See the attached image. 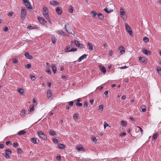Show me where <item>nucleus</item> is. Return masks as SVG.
I'll use <instances>...</instances> for the list:
<instances>
[{
  "label": "nucleus",
  "mask_w": 161,
  "mask_h": 161,
  "mask_svg": "<svg viewBox=\"0 0 161 161\" xmlns=\"http://www.w3.org/2000/svg\"><path fill=\"white\" fill-rule=\"evenodd\" d=\"M20 14V18L21 20L24 21L25 19V17L27 14V9H26L25 8H21Z\"/></svg>",
  "instance_id": "obj_1"
},
{
  "label": "nucleus",
  "mask_w": 161,
  "mask_h": 161,
  "mask_svg": "<svg viewBox=\"0 0 161 161\" xmlns=\"http://www.w3.org/2000/svg\"><path fill=\"white\" fill-rule=\"evenodd\" d=\"M12 152V151L11 149H6L5 150V152L3 153V155L6 158H10L9 154H11Z\"/></svg>",
  "instance_id": "obj_2"
},
{
  "label": "nucleus",
  "mask_w": 161,
  "mask_h": 161,
  "mask_svg": "<svg viewBox=\"0 0 161 161\" xmlns=\"http://www.w3.org/2000/svg\"><path fill=\"white\" fill-rule=\"evenodd\" d=\"M24 5L28 9H31L32 8V7L31 5L29 0H22Z\"/></svg>",
  "instance_id": "obj_3"
},
{
  "label": "nucleus",
  "mask_w": 161,
  "mask_h": 161,
  "mask_svg": "<svg viewBox=\"0 0 161 161\" xmlns=\"http://www.w3.org/2000/svg\"><path fill=\"white\" fill-rule=\"evenodd\" d=\"M125 26L126 27V30L129 34L130 36H133L132 30L129 25L127 24H126L125 25Z\"/></svg>",
  "instance_id": "obj_4"
},
{
  "label": "nucleus",
  "mask_w": 161,
  "mask_h": 161,
  "mask_svg": "<svg viewBox=\"0 0 161 161\" xmlns=\"http://www.w3.org/2000/svg\"><path fill=\"white\" fill-rule=\"evenodd\" d=\"M37 134L43 140H46L47 137L42 131L37 132Z\"/></svg>",
  "instance_id": "obj_5"
},
{
  "label": "nucleus",
  "mask_w": 161,
  "mask_h": 161,
  "mask_svg": "<svg viewBox=\"0 0 161 161\" xmlns=\"http://www.w3.org/2000/svg\"><path fill=\"white\" fill-rule=\"evenodd\" d=\"M39 22L42 25H46L47 23V21L45 19L42 17H39L37 18Z\"/></svg>",
  "instance_id": "obj_6"
},
{
  "label": "nucleus",
  "mask_w": 161,
  "mask_h": 161,
  "mask_svg": "<svg viewBox=\"0 0 161 161\" xmlns=\"http://www.w3.org/2000/svg\"><path fill=\"white\" fill-rule=\"evenodd\" d=\"M74 42L77 47L83 48V45L81 43H80L78 40L75 39L74 40Z\"/></svg>",
  "instance_id": "obj_7"
},
{
  "label": "nucleus",
  "mask_w": 161,
  "mask_h": 161,
  "mask_svg": "<svg viewBox=\"0 0 161 161\" xmlns=\"http://www.w3.org/2000/svg\"><path fill=\"white\" fill-rule=\"evenodd\" d=\"M87 55L84 54L80 56L78 59L77 61L78 62H80L82 60L87 58Z\"/></svg>",
  "instance_id": "obj_8"
},
{
  "label": "nucleus",
  "mask_w": 161,
  "mask_h": 161,
  "mask_svg": "<svg viewBox=\"0 0 161 161\" xmlns=\"http://www.w3.org/2000/svg\"><path fill=\"white\" fill-rule=\"evenodd\" d=\"M139 60L142 63H145V64L147 63V60H146V58L144 57H142L141 56L139 57Z\"/></svg>",
  "instance_id": "obj_9"
},
{
  "label": "nucleus",
  "mask_w": 161,
  "mask_h": 161,
  "mask_svg": "<svg viewBox=\"0 0 161 161\" xmlns=\"http://www.w3.org/2000/svg\"><path fill=\"white\" fill-rule=\"evenodd\" d=\"M142 50L143 53L145 54L149 55L151 54V52L149 50H147L145 48H142Z\"/></svg>",
  "instance_id": "obj_10"
},
{
  "label": "nucleus",
  "mask_w": 161,
  "mask_h": 161,
  "mask_svg": "<svg viewBox=\"0 0 161 161\" xmlns=\"http://www.w3.org/2000/svg\"><path fill=\"white\" fill-rule=\"evenodd\" d=\"M56 11L57 13L59 15H61L63 13L61 8L58 7H57L56 8Z\"/></svg>",
  "instance_id": "obj_11"
},
{
  "label": "nucleus",
  "mask_w": 161,
  "mask_h": 161,
  "mask_svg": "<svg viewBox=\"0 0 161 161\" xmlns=\"http://www.w3.org/2000/svg\"><path fill=\"white\" fill-rule=\"evenodd\" d=\"M120 14L122 18L123 19V16L125 14V12L124 11V9L122 8H120Z\"/></svg>",
  "instance_id": "obj_12"
},
{
  "label": "nucleus",
  "mask_w": 161,
  "mask_h": 161,
  "mask_svg": "<svg viewBox=\"0 0 161 161\" xmlns=\"http://www.w3.org/2000/svg\"><path fill=\"white\" fill-rule=\"evenodd\" d=\"M25 57L28 59H32L33 58V57H32V56L30 55L29 53L28 52H25Z\"/></svg>",
  "instance_id": "obj_13"
},
{
  "label": "nucleus",
  "mask_w": 161,
  "mask_h": 161,
  "mask_svg": "<svg viewBox=\"0 0 161 161\" xmlns=\"http://www.w3.org/2000/svg\"><path fill=\"white\" fill-rule=\"evenodd\" d=\"M50 4L53 6H56L59 4V3L56 1H50Z\"/></svg>",
  "instance_id": "obj_14"
},
{
  "label": "nucleus",
  "mask_w": 161,
  "mask_h": 161,
  "mask_svg": "<svg viewBox=\"0 0 161 161\" xmlns=\"http://www.w3.org/2000/svg\"><path fill=\"white\" fill-rule=\"evenodd\" d=\"M58 34H59L63 36H66L65 32L63 30H58L56 31Z\"/></svg>",
  "instance_id": "obj_15"
},
{
  "label": "nucleus",
  "mask_w": 161,
  "mask_h": 161,
  "mask_svg": "<svg viewBox=\"0 0 161 161\" xmlns=\"http://www.w3.org/2000/svg\"><path fill=\"white\" fill-rule=\"evenodd\" d=\"M51 68L53 71L54 74H55L57 70V67L55 64H52L51 65Z\"/></svg>",
  "instance_id": "obj_16"
},
{
  "label": "nucleus",
  "mask_w": 161,
  "mask_h": 161,
  "mask_svg": "<svg viewBox=\"0 0 161 161\" xmlns=\"http://www.w3.org/2000/svg\"><path fill=\"white\" fill-rule=\"evenodd\" d=\"M47 96L48 98L49 99L52 96V92L50 90H48L47 92Z\"/></svg>",
  "instance_id": "obj_17"
},
{
  "label": "nucleus",
  "mask_w": 161,
  "mask_h": 161,
  "mask_svg": "<svg viewBox=\"0 0 161 161\" xmlns=\"http://www.w3.org/2000/svg\"><path fill=\"white\" fill-rule=\"evenodd\" d=\"M34 106L35 104H32V105H30L29 107L30 108V112H33L34 110Z\"/></svg>",
  "instance_id": "obj_18"
},
{
  "label": "nucleus",
  "mask_w": 161,
  "mask_h": 161,
  "mask_svg": "<svg viewBox=\"0 0 161 161\" xmlns=\"http://www.w3.org/2000/svg\"><path fill=\"white\" fill-rule=\"evenodd\" d=\"M87 46L88 47L89 49L90 50H93V47L92 44L90 42H88L87 43Z\"/></svg>",
  "instance_id": "obj_19"
},
{
  "label": "nucleus",
  "mask_w": 161,
  "mask_h": 161,
  "mask_svg": "<svg viewBox=\"0 0 161 161\" xmlns=\"http://www.w3.org/2000/svg\"><path fill=\"white\" fill-rule=\"evenodd\" d=\"M119 50L120 52L122 54L123 53L125 52V49L124 47L123 46H121L119 47Z\"/></svg>",
  "instance_id": "obj_20"
},
{
  "label": "nucleus",
  "mask_w": 161,
  "mask_h": 161,
  "mask_svg": "<svg viewBox=\"0 0 161 161\" xmlns=\"http://www.w3.org/2000/svg\"><path fill=\"white\" fill-rule=\"evenodd\" d=\"M58 147L60 149H64L65 148V146L63 144H59L58 145Z\"/></svg>",
  "instance_id": "obj_21"
},
{
  "label": "nucleus",
  "mask_w": 161,
  "mask_h": 161,
  "mask_svg": "<svg viewBox=\"0 0 161 161\" xmlns=\"http://www.w3.org/2000/svg\"><path fill=\"white\" fill-rule=\"evenodd\" d=\"M51 39H52V42H53V44H55L57 39L55 38V36L53 35L52 36Z\"/></svg>",
  "instance_id": "obj_22"
},
{
  "label": "nucleus",
  "mask_w": 161,
  "mask_h": 161,
  "mask_svg": "<svg viewBox=\"0 0 161 161\" xmlns=\"http://www.w3.org/2000/svg\"><path fill=\"white\" fill-rule=\"evenodd\" d=\"M104 11L105 12L107 13L108 14L110 12H111L113 11V10L111 9H108V8H106L104 9Z\"/></svg>",
  "instance_id": "obj_23"
},
{
  "label": "nucleus",
  "mask_w": 161,
  "mask_h": 161,
  "mask_svg": "<svg viewBox=\"0 0 161 161\" xmlns=\"http://www.w3.org/2000/svg\"><path fill=\"white\" fill-rule=\"evenodd\" d=\"M18 91L21 95H23L24 94V91L22 88H19L18 90Z\"/></svg>",
  "instance_id": "obj_24"
},
{
  "label": "nucleus",
  "mask_w": 161,
  "mask_h": 161,
  "mask_svg": "<svg viewBox=\"0 0 161 161\" xmlns=\"http://www.w3.org/2000/svg\"><path fill=\"white\" fill-rule=\"evenodd\" d=\"M26 133V131H24L23 130L19 131L17 134L19 136L25 134Z\"/></svg>",
  "instance_id": "obj_25"
},
{
  "label": "nucleus",
  "mask_w": 161,
  "mask_h": 161,
  "mask_svg": "<svg viewBox=\"0 0 161 161\" xmlns=\"http://www.w3.org/2000/svg\"><path fill=\"white\" fill-rule=\"evenodd\" d=\"M27 28L28 29H31V30H32V29H38V28L36 27L32 26L31 25H28Z\"/></svg>",
  "instance_id": "obj_26"
},
{
  "label": "nucleus",
  "mask_w": 161,
  "mask_h": 161,
  "mask_svg": "<svg viewBox=\"0 0 161 161\" xmlns=\"http://www.w3.org/2000/svg\"><path fill=\"white\" fill-rule=\"evenodd\" d=\"M100 69L101 71L103 73H105L106 72V68L102 66Z\"/></svg>",
  "instance_id": "obj_27"
},
{
  "label": "nucleus",
  "mask_w": 161,
  "mask_h": 161,
  "mask_svg": "<svg viewBox=\"0 0 161 161\" xmlns=\"http://www.w3.org/2000/svg\"><path fill=\"white\" fill-rule=\"evenodd\" d=\"M44 16L47 20H49L50 19L48 13H46L45 14H44Z\"/></svg>",
  "instance_id": "obj_28"
},
{
  "label": "nucleus",
  "mask_w": 161,
  "mask_h": 161,
  "mask_svg": "<svg viewBox=\"0 0 161 161\" xmlns=\"http://www.w3.org/2000/svg\"><path fill=\"white\" fill-rule=\"evenodd\" d=\"M48 13V8L47 7H44L43 8V14L44 15V14L46 13Z\"/></svg>",
  "instance_id": "obj_29"
},
{
  "label": "nucleus",
  "mask_w": 161,
  "mask_h": 161,
  "mask_svg": "<svg viewBox=\"0 0 161 161\" xmlns=\"http://www.w3.org/2000/svg\"><path fill=\"white\" fill-rule=\"evenodd\" d=\"M98 17L99 19L102 20L104 18V16L101 13H99L98 14Z\"/></svg>",
  "instance_id": "obj_30"
},
{
  "label": "nucleus",
  "mask_w": 161,
  "mask_h": 161,
  "mask_svg": "<svg viewBox=\"0 0 161 161\" xmlns=\"http://www.w3.org/2000/svg\"><path fill=\"white\" fill-rule=\"evenodd\" d=\"M37 139L36 138L32 137L31 138V142L34 144H37Z\"/></svg>",
  "instance_id": "obj_31"
},
{
  "label": "nucleus",
  "mask_w": 161,
  "mask_h": 161,
  "mask_svg": "<svg viewBox=\"0 0 161 161\" xmlns=\"http://www.w3.org/2000/svg\"><path fill=\"white\" fill-rule=\"evenodd\" d=\"M141 108L142 110V111L143 112H145L146 111V106L144 105H142L141 107Z\"/></svg>",
  "instance_id": "obj_32"
},
{
  "label": "nucleus",
  "mask_w": 161,
  "mask_h": 161,
  "mask_svg": "<svg viewBox=\"0 0 161 161\" xmlns=\"http://www.w3.org/2000/svg\"><path fill=\"white\" fill-rule=\"evenodd\" d=\"M157 70L158 74L160 75H161V68L159 66L157 67Z\"/></svg>",
  "instance_id": "obj_33"
},
{
  "label": "nucleus",
  "mask_w": 161,
  "mask_h": 161,
  "mask_svg": "<svg viewBox=\"0 0 161 161\" xmlns=\"http://www.w3.org/2000/svg\"><path fill=\"white\" fill-rule=\"evenodd\" d=\"M149 38L145 36L143 37V41L144 42L147 43L149 42Z\"/></svg>",
  "instance_id": "obj_34"
},
{
  "label": "nucleus",
  "mask_w": 161,
  "mask_h": 161,
  "mask_svg": "<svg viewBox=\"0 0 161 161\" xmlns=\"http://www.w3.org/2000/svg\"><path fill=\"white\" fill-rule=\"evenodd\" d=\"M79 114L78 113H75L73 116V119L75 120L76 119H78Z\"/></svg>",
  "instance_id": "obj_35"
},
{
  "label": "nucleus",
  "mask_w": 161,
  "mask_h": 161,
  "mask_svg": "<svg viewBox=\"0 0 161 161\" xmlns=\"http://www.w3.org/2000/svg\"><path fill=\"white\" fill-rule=\"evenodd\" d=\"M91 13L93 15V16H92L93 18L95 17V16H96V15L97 14V12L94 10L92 11L91 12Z\"/></svg>",
  "instance_id": "obj_36"
},
{
  "label": "nucleus",
  "mask_w": 161,
  "mask_h": 161,
  "mask_svg": "<svg viewBox=\"0 0 161 161\" xmlns=\"http://www.w3.org/2000/svg\"><path fill=\"white\" fill-rule=\"evenodd\" d=\"M158 134L157 133H155V134H153V140H155L157 137Z\"/></svg>",
  "instance_id": "obj_37"
},
{
  "label": "nucleus",
  "mask_w": 161,
  "mask_h": 161,
  "mask_svg": "<svg viewBox=\"0 0 161 161\" xmlns=\"http://www.w3.org/2000/svg\"><path fill=\"white\" fill-rule=\"evenodd\" d=\"M121 125L123 127H125L127 125V123L125 121L122 120L121 121Z\"/></svg>",
  "instance_id": "obj_38"
},
{
  "label": "nucleus",
  "mask_w": 161,
  "mask_h": 161,
  "mask_svg": "<svg viewBox=\"0 0 161 161\" xmlns=\"http://www.w3.org/2000/svg\"><path fill=\"white\" fill-rule=\"evenodd\" d=\"M69 11L70 13H72L73 11V7L70 5L69 8Z\"/></svg>",
  "instance_id": "obj_39"
},
{
  "label": "nucleus",
  "mask_w": 161,
  "mask_h": 161,
  "mask_svg": "<svg viewBox=\"0 0 161 161\" xmlns=\"http://www.w3.org/2000/svg\"><path fill=\"white\" fill-rule=\"evenodd\" d=\"M70 47H71L69 45L67 46L64 50L65 52H69V51H69V49L70 48Z\"/></svg>",
  "instance_id": "obj_40"
},
{
  "label": "nucleus",
  "mask_w": 161,
  "mask_h": 161,
  "mask_svg": "<svg viewBox=\"0 0 161 161\" xmlns=\"http://www.w3.org/2000/svg\"><path fill=\"white\" fill-rule=\"evenodd\" d=\"M77 48H72L70 49L68 51H69V52H75L77 51Z\"/></svg>",
  "instance_id": "obj_41"
},
{
  "label": "nucleus",
  "mask_w": 161,
  "mask_h": 161,
  "mask_svg": "<svg viewBox=\"0 0 161 161\" xmlns=\"http://www.w3.org/2000/svg\"><path fill=\"white\" fill-rule=\"evenodd\" d=\"M103 109V105H101L99 106L98 110L102 111Z\"/></svg>",
  "instance_id": "obj_42"
},
{
  "label": "nucleus",
  "mask_w": 161,
  "mask_h": 161,
  "mask_svg": "<svg viewBox=\"0 0 161 161\" xmlns=\"http://www.w3.org/2000/svg\"><path fill=\"white\" fill-rule=\"evenodd\" d=\"M49 134L52 136H54L56 135V133L53 130H51L49 132Z\"/></svg>",
  "instance_id": "obj_43"
},
{
  "label": "nucleus",
  "mask_w": 161,
  "mask_h": 161,
  "mask_svg": "<svg viewBox=\"0 0 161 161\" xmlns=\"http://www.w3.org/2000/svg\"><path fill=\"white\" fill-rule=\"evenodd\" d=\"M30 76L31 80H34L36 79V78L35 76L32 75H31Z\"/></svg>",
  "instance_id": "obj_44"
},
{
  "label": "nucleus",
  "mask_w": 161,
  "mask_h": 161,
  "mask_svg": "<svg viewBox=\"0 0 161 161\" xmlns=\"http://www.w3.org/2000/svg\"><path fill=\"white\" fill-rule=\"evenodd\" d=\"M25 109H23L21 111L20 115H23L25 114Z\"/></svg>",
  "instance_id": "obj_45"
},
{
  "label": "nucleus",
  "mask_w": 161,
  "mask_h": 161,
  "mask_svg": "<svg viewBox=\"0 0 161 161\" xmlns=\"http://www.w3.org/2000/svg\"><path fill=\"white\" fill-rule=\"evenodd\" d=\"M25 68L29 69L31 68V65L30 64H27L25 65Z\"/></svg>",
  "instance_id": "obj_46"
},
{
  "label": "nucleus",
  "mask_w": 161,
  "mask_h": 161,
  "mask_svg": "<svg viewBox=\"0 0 161 161\" xmlns=\"http://www.w3.org/2000/svg\"><path fill=\"white\" fill-rule=\"evenodd\" d=\"M53 141L54 143L55 144H57L58 142V140L57 139L54 138L53 139Z\"/></svg>",
  "instance_id": "obj_47"
},
{
  "label": "nucleus",
  "mask_w": 161,
  "mask_h": 161,
  "mask_svg": "<svg viewBox=\"0 0 161 161\" xmlns=\"http://www.w3.org/2000/svg\"><path fill=\"white\" fill-rule=\"evenodd\" d=\"M22 151L21 149L20 148L17 149V153L19 154H21L22 153Z\"/></svg>",
  "instance_id": "obj_48"
},
{
  "label": "nucleus",
  "mask_w": 161,
  "mask_h": 161,
  "mask_svg": "<svg viewBox=\"0 0 161 161\" xmlns=\"http://www.w3.org/2000/svg\"><path fill=\"white\" fill-rule=\"evenodd\" d=\"M82 103L80 102H77L76 105L78 107H81L82 106Z\"/></svg>",
  "instance_id": "obj_49"
},
{
  "label": "nucleus",
  "mask_w": 161,
  "mask_h": 161,
  "mask_svg": "<svg viewBox=\"0 0 161 161\" xmlns=\"http://www.w3.org/2000/svg\"><path fill=\"white\" fill-rule=\"evenodd\" d=\"M74 101H71L70 102H69V106H73L74 104Z\"/></svg>",
  "instance_id": "obj_50"
},
{
  "label": "nucleus",
  "mask_w": 161,
  "mask_h": 161,
  "mask_svg": "<svg viewBox=\"0 0 161 161\" xmlns=\"http://www.w3.org/2000/svg\"><path fill=\"white\" fill-rule=\"evenodd\" d=\"M18 61L16 58H14L13 59L12 62L14 64H16L18 63Z\"/></svg>",
  "instance_id": "obj_51"
},
{
  "label": "nucleus",
  "mask_w": 161,
  "mask_h": 161,
  "mask_svg": "<svg viewBox=\"0 0 161 161\" xmlns=\"http://www.w3.org/2000/svg\"><path fill=\"white\" fill-rule=\"evenodd\" d=\"M56 158L59 161L61 160V156L60 155H58L56 157Z\"/></svg>",
  "instance_id": "obj_52"
},
{
  "label": "nucleus",
  "mask_w": 161,
  "mask_h": 161,
  "mask_svg": "<svg viewBox=\"0 0 161 161\" xmlns=\"http://www.w3.org/2000/svg\"><path fill=\"white\" fill-rule=\"evenodd\" d=\"M67 25H65V27H64L65 29V30L66 31H67L69 33L72 34V32H70V31H69L68 30H67Z\"/></svg>",
  "instance_id": "obj_53"
},
{
  "label": "nucleus",
  "mask_w": 161,
  "mask_h": 161,
  "mask_svg": "<svg viewBox=\"0 0 161 161\" xmlns=\"http://www.w3.org/2000/svg\"><path fill=\"white\" fill-rule=\"evenodd\" d=\"M74 101L75 102H81L82 101V100H81V98H79L76 100H75Z\"/></svg>",
  "instance_id": "obj_54"
},
{
  "label": "nucleus",
  "mask_w": 161,
  "mask_h": 161,
  "mask_svg": "<svg viewBox=\"0 0 161 161\" xmlns=\"http://www.w3.org/2000/svg\"><path fill=\"white\" fill-rule=\"evenodd\" d=\"M62 79L64 81H66L67 80V77L64 75L62 76Z\"/></svg>",
  "instance_id": "obj_55"
},
{
  "label": "nucleus",
  "mask_w": 161,
  "mask_h": 161,
  "mask_svg": "<svg viewBox=\"0 0 161 161\" xmlns=\"http://www.w3.org/2000/svg\"><path fill=\"white\" fill-rule=\"evenodd\" d=\"M18 146V144L17 142H15L13 143V146L15 148L17 147Z\"/></svg>",
  "instance_id": "obj_56"
},
{
  "label": "nucleus",
  "mask_w": 161,
  "mask_h": 161,
  "mask_svg": "<svg viewBox=\"0 0 161 161\" xmlns=\"http://www.w3.org/2000/svg\"><path fill=\"white\" fill-rule=\"evenodd\" d=\"M108 124L106 122H105L104 123V127L105 129L108 126Z\"/></svg>",
  "instance_id": "obj_57"
},
{
  "label": "nucleus",
  "mask_w": 161,
  "mask_h": 161,
  "mask_svg": "<svg viewBox=\"0 0 161 161\" xmlns=\"http://www.w3.org/2000/svg\"><path fill=\"white\" fill-rule=\"evenodd\" d=\"M6 144L8 146L12 145L11 142L10 141H8L6 142Z\"/></svg>",
  "instance_id": "obj_58"
},
{
  "label": "nucleus",
  "mask_w": 161,
  "mask_h": 161,
  "mask_svg": "<svg viewBox=\"0 0 161 161\" xmlns=\"http://www.w3.org/2000/svg\"><path fill=\"white\" fill-rule=\"evenodd\" d=\"M88 106V103L87 101L85 102L84 104V108H87Z\"/></svg>",
  "instance_id": "obj_59"
},
{
  "label": "nucleus",
  "mask_w": 161,
  "mask_h": 161,
  "mask_svg": "<svg viewBox=\"0 0 161 161\" xmlns=\"http://www.w3.org/2000/svg\"><path fill=\"white\" fill-rule=\"evenodd\" d=\"M14 14V13L13 12H9V13H8V16H9V17H11V16H12L13 14Z\"/></svg>",
  "instance_id": "obj_60"
},
{
  "label": "nucleus",
  "mask_w": 161,
  "mask_h": 161,
  "mask_svg": "<svg viewBox=\"0 0 161 161\" xmlns=\"http://www.w3.org/2000/svg\"><path fill=\"white\" fill-rule=\"evenodd\" d=\"M46 72H47L49 74H50V75L52 73V72L49 69H47V70L46 71Z\"/></svg>",
  "instance_id": "obj_61"
},
{
  "label": "nucleus",
  "mask_w": 161,
  "mask_h": 161,
  "mask_svg": "<svg viewBox=\"0 0 161 161\" xmlns=\"http://www.w3.org/2000/svg\"><path fill=\"white\" fill-rule=\"evenodd\" d=\"M126 135V133L125 132H121L120 134V136H123L125 135Z\"/></svg>",
  "instance_id": "obj_62"
},
{
  "label": "nucleus",
  "mask_w": 161,
  "mask_h": 161,
  "mask_svg": "<svg viewBox=\"0 0 161 161\" xmlns=\"http://www.w3.org/2000/svg\"><path fill=\"white\" fill-rule=\"evenodd\" d=\"M92 141L94 142H97V139H96V138L95 137H93L92 138Z\"/></svg>",
  "instance_id": "obj_63"
},
{
  "label": "nucleus",
  "mask_w": 161,
  "mask_h": 161,
  "mask_svg": "<svg viewBox=\"0 0 161 161\" xmlns=\"http://www.w3.org/2000/svg\"><path fill=\"white\" fill-rule=\"evenodd\" d=\"M83 148V147H77V149L79 151H81Z\"/></svg>",
  "instance_id": "obj_64"
}]
</instances>
